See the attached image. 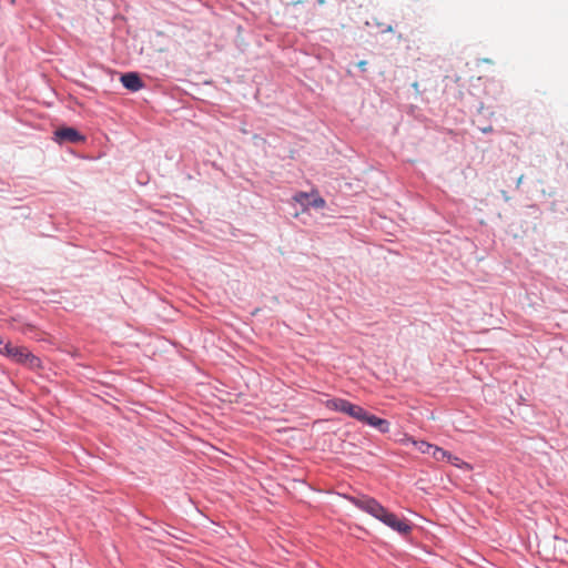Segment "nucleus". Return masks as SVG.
I'll use <instances>...</instances> for the list:
<instances>
[{
    "label": "nucleus",
    "mask_w": 568,
    "mask_h": 568,
    "mask_svg": "<svg viewBox=\"0 0 568 568\" xmlns=\"http://www.w3.org/2000/svg\"><path fill=\"white\" fill-rule=\"evenodd\" d=\"M349 500L356 507L375 517L376 519L388 526L390 529L397 531L398 534L407 535L410 532L412 526L406 519L399 518L394 513L388 511L376 499L363 496L351 497Z\"/></svg>",
    "instance_id": "1"
},
{
    "label": "nucleus",
    "mask_w": 568,
    "mask_h": 568,
    "mask_svg": "<svg viewBox=\"0 0 568 568\" xmlns=\"http://www.w3.org/2000/svg\"><path fill=\"white\" fill-rule=\"evenodd\" d=\"M3 355L11 358L13 362L24 365L31 369L41 367L40 358L33 355L24 346H13L10 343L9 345H6Z\"/></svg>",
    "instance_id": "2"
},
{
    "label": "nucleus",
    "mask_w": 568,
    "mask_h": 568,
    "mask_svg": "<svg viewBox=\"0 0 568 568\" xmlns=\"http://www.w3.org/2000/svg\"><path fill=\"white\" fill-rule=\"evenodd\" d=\"M326 407L332 410L344 413L357 420L363 417L364 408L352 404L351 402L343 398H333L326 402Z\"/></svg>",
    "instance_id": "3"
},
{
    "label": "nucleus",
    "mask_w": 568,
    "mask_h": 568,
    "mask_svg": "<svg viewBox=\"0 0 568 568\" xmlns=\"http://www.w3.org/2000/svg\"><path fill=\"white\" fill-rule=\"evenodd\" d=\"M293 199L304 209H308L311 206L316 209H323L326 204L325 200L322 196H320L317 192H298L294 195Z\"/></svg>",
    "instance_id": "4"
},
{
    "label": "nucleus",
    "mask_w": 568,
    "mask_h": 568,
    "mask_svg": "<svg viewBox=\"0 0 568 568\" xmlns=\"http://www.w3.org/2000/svg\"><path fill=\"white\" fill-rule=\"evenodd\" d=\"M54 140L58 143H63V142L78 143V142L84 141V136L81 135L73 128H61L54 132Z\"/></svg>",
    "instance_id": "5"
},
{
    "label": "nucleus",
    "mask_w": 568,
    "mask_h": 568,
    "mask_svg": "<svg viewBox=\"0 0 568 568\" xmlns=\"http://www.w3.org/2000/svg\"><path fill=\"white\" fill-rule=\"evenodd\" d=\"M359 422L378 429L383 434L388 433L390 428L388 420L372 415L365 409L363 412V417H361Z\"/></svg>",
    "instance_id": "6"
},
{
    "label": "nucleus",
    "mask_w": 568,
    "mask_h": 568,
    "mask_svg": "<svg viewBox=\"0 0 568 568\" xmlns=\"http://www.w3.org/2000/svg\"><path fill=\"white\" fill-rule=\"evenodd\" d=\"M121 83L130 91L136 92L143 88V82L135 72H128L121 75Z\"/></svg>",
    "instance_id": "7"
},
{
    "label": "nucleus",
    "mask_w": 568,
    "mask_h": 568,
    "mask_svg": "<svg viewBox=\"0 0 568 568\" xmlns=\"http://www.w3.org/2000/svg\"><path fill=\"white\" fill-rule=\"evenodd\" d=\"M403 444H408L410 443L412 445H414L416 447V449L418 452H420L422 454H430L432 452V448H433V445L427 443V442H424V440H415L413 439L412 437H405L403 440H402Z\"/></svg>",
    "instance_id": "8"
},
{
    "label": "nucleus",
    "mask_w": 568,
    "mask_h": 568,
    "mask_svg": "<svg viewBox=\"0 0 568 568\" xmlns=\"http://www.w3.org/2000/svg\"><path fill=\"white\" fill-rule=\"evenodd\" d=\"M430 455L436 459V460H443L445 458H447L448 460H450L452 456L448 452L444 450L443 448H439L437 446H434L433 445V448H432V452H430Z\"/></svg>",
    "instance_id": "9"
},
{
    "label": "nucleus",
    "mask_w": 568,
    "mask_h": 568,
    "mask_svg": "<svg viewBox=\"0 0 568 568\" xmlns=\"http://www.w3.org/2000/svg\"><path fill=\"white\" fill-rule=\"evenodd\" d=\"M10 342H6L1 336H0V354H4V348H6V345H9Z\"/></svg>",
    "instance_id": "10"
},
{
    "label": "nucleus",
    "mask_w": 568,
    "mask_h": 568,
    "mask_svg": "<svg viewBox=\"0 0 568 568\" xmlns=\"http://www.w3.org/2000/svg\"><path fill=\"white\" fill-rule=\"evenodd\" d=\"M358 68H361L362 70H365V67H366V61H361L358 62Z\"/></svg>",
    "instance_id": "11"
},
{
    "label": "nucleus",
    "mask_w": 568,
    "mask_h": 568,
    "mask_svg": "<svg viewBox=\"0 0 568 568\" xmlns=\"http://www.w3.org/2000/svg\"><path fill=\"white\" fill-rule=\"evenodd\" d=\"M481 131H483L484 133H489V132H491V131H493V128H491V126H487V128H484Z\"/></svg>",
    "instance_id": "12"
}]
</instances>
